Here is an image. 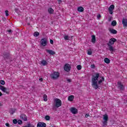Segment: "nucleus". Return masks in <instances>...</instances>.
I'll return each mask as SVG.
<instances>
[{
    "label": "nucleus",
    "mask_w": 127,
    "mask_h": 127,
    "mask_svg": "<svg viewBox=\"0 0 127 127\" xmlns=\"http://www.w3.org/2000/svg\"><path fill=\"white\" fill-rule=\"evenodd\" d=\"M34 36L35 37H37L39 36V32H35L34 33Z\"/></svg>",
    "instance_id": "nucleus-25"
},
{
    "label": "nucleus",
    "mask_w": 127,
    "mask_h": 127,
    "mask_svg": "<svg viewBox=\"0 0 127 127\" xmlns=\"http://www.w3.org/2000/svg\"><path fill=\"white\" fill-rule=\"evenodd\" d=\"M74 100V96L73 95H70L68 97V100L70 101V102H72Z\"/></svg>",
    "instance_id": "nucleus-22"
},
{
    "label": "nucleus",
    "mask_w": 127,
    "mask_h": 127,
    "mask_svg": "<svg viewBox=\"0 0 127 127\" xmlns=\"http://www.w3.org/2000/svg\"><path fill=\"white\" fill-rule=\"evenodd\" d=\"M92 86L95 90L99 88V85H101L105 81V77L101 76L99 72H96L94 75H92Z\"/></svg>",
    "instance_id": "nucleus-1"
},
{
    "label": "nucleus",
    "mask_w": 127,
    "mask_h": 127,
    "mask_svg": "<svg viewBox=\"0 0 127 127\" xmlns=\"http://www.w3.org/2000/svg\"><path fill=\"white\" fill-rule=\"evenodd\" d=\"M15 111H16L15 109H11V111H10V115H13L15 113Z\"/></svg>",
    "instance_id": "nucleus-24"
},
{
    "label": "nucleus",
    "mask_w": 127,
    "mask_h": 127,
    "mask_svg": "<svg viewBox=\"0 0 127 127\" xmlns=\"http://www.w3.org/2000/svg\"><path fill=\"white\" fill-rule=\"evenodd\" d=\"M20 118L24 122H26V121H27V117H26V115L24 114H21Z\"/></svg>",
    "instance_id": "nucleus-12"
},
{
    "label": "nucleus",
    "mask_w": 127,
    "mask_h": 127,
    "mask_svg": "<svg viewBox=\"0 0 127 127\" xmlns=\"http://www.w3.org/2000/svg\"><path fill=\"white\" fill-rule=\"evenodd\" d=\"M112 19H113V17H109V21H112Z\"/></svg>",
    "instance_id": "nucleus-39"
},
{
    "label": "nucleus",
    "mask_w": 127,
    "mask_h": 127,
    "mask_svg": "<svg viewBox=\"0 0 127 127\" xmlns=\"http://www.w3.org/2000/svg\"><path fill=\"white\" fill-rule=\"evenodd\" d=\"M1 106H2V104H1V103H0V107H1Z\"/></svg>",
    "instance_id": "nucleus-52"
},
{
    "label": "nucleus",
    "mask_w": 127,
    "mask_h": 127,
    "mask_svg": "<svg viewBox=\"0 0 127 127\" xmlns=\"http://www.w3.org/2000/svg\"><path fill=\"white\" fill-rule=\"evenodd\" d=\"M18 8H15V12H18Z\"/></svg>",
    "instance_id": "nucleus-42"
},
{
    "label": "nucleus",
    "mask_w": 127,
    "mask_h": 127,
    "mask_svg": "<svg viewBox=\"0 0 127 127\" xmlns=\"http://www.w3.org/2000/svg\"><path fill=\"white\" fill-rule=\"evenodd\" d=\"M91 20V19H88L87 20Z\"/></svg>",
    "instance_id": "nucleus-55"
},
{
    "label": "nucleus",
    "mask_w": 127,
    "mask_h": 127,
    "mask_svg": "<svg viewBox=\"0 0 127 127\" xmlns=\"http://www.w3.org/2000/svg\"><path fill=\"white\" fill-rule=\"evenodd\" d=\"M18 125H22V121L19 120L17 121Z\"/></svg>",
    "instance_id": "nucleus-34"
},
{
    "label": "nucleus",
    "mask_w": 127,
    "mask_h": 127,
    "mask_svg": "<svg viewBox=\"0 0 127 127\" xmlns=\"http://www.w3.org/2000/svg\"><path fill=\"white\" fill-rule=\"evenodd\" d=\"M39 81H40L41 82H43V78H42V77H41L40 78H39Z\"/></svg>",
    "instance_id": "nucleus-41"
},
{
    "label": "nucleus",
    "mask_w": 127,
    "mask_h": 127,
    "mask_svg": "<svg viewBox=\"0 0 127 127\" xmlns=\"http://www.w3.org/2000/svg\"><path fill=\"white\" fill-rule=\"evenodd\" d=\"M2 96V93L0 91V97H1Z\"/></svg>",
    "instance_id": "nucleus-48"
},
{
    "label": "nucleus",
    "mask_w": 127,
    "mask_h": 127,
    "mask_svg": "<svg viewBox=\"0 0 127 127\" xmlns=\"http://www.w3.org/2000/svg\"><path fill=\"white\" fill-rule=\"evenodd\" d=\"M76 68H77V70H81V69H82V66H81V65H78L76 66Z\"/></svg>",
    "instance_id": "nucleus-31"
},
{
    "label": "nucleus",
    "mask_w": 127,
    "mask_h": 127,
    "mask_svg": "<svg viewBox=\"0 0 127 127\" xmlns=\"http://www.w3.org/2000/svg\"><path fill=\"white\" fill-rule=\"evenodd\" d=\"M48 12L49 13H53V12H54V10L52 8H51V7L49 8V9H48Z\"/></svg>",
    "instance_id": "nucleus-23"
},
{
    "label": "nucleus",
    "mask_w": 127,
    "mask_h": 127,
    "mask_svg": "<svg viewBox=\"0 0 127 127\" xmlns=\"http://www.w3.org/2000/svg\"><path fill=\"white\" fill-rule=\"evenodd\" d=\"M69 38H70V37L67 35L64 37V39H65V40H70Z\"/></svg>",
    "instance_id": "nucleus-29"
},
{
    "label": "nucleus",
    "mask_w": 127,
    "mask_h": 127,
    "mask_svg": "<svg viewBox=\"0 0 127 127\" xmlns=\"http://www.w3.org/2000/svg\"><path fill=\"white\" fill-rule=\"evenodd\" d=\"M0 90H1L2 92L6 93V94H9V90L1 85H0Z\"/></svg>",
    "instance_id": "nucleus-7"
},
{
    "label": "nucleus",
    "mask_w": 127,
    "mask_h": 127,
    "mask_svg": "<svg viewBox=\"0 0 127 127\" xmlns=\"http://www.w3.org/2000/svg\"><path fill=\"white\" fill-rule=\"evenodd\" d=\"M91 42H92V43H96V36H92Z\"/></svg>",
    "instance_id": "nucleus-18"
},
{
    "label": "nucleus",
    "mask_w": 127,
    "mask_h": 127,
    "mask_svg": "<svg viewBox=\"0 0 127 127\" xmlns=\"http://www.w3.org/2000/svg\"><path fill=\"white\" fill-rule=\"evenodd\" d=\"M46 121H50V116L46 115L45 117Z\"/></svg>",
    "instance_id": "nucleus-28"
},
{
    "label": "nucleus",
    "mask_w": 127,
    "mask_h": 127,
    "mask_svg": "<svg viewBox=\"0 0 127 127\" xmlns=\"http://www.w3.org/2000/svg\"><path fill=\"white\" fill-rule=\"evenodd\" d=\"M17 120L16 119H14L13 120V123L14 124V125H16V124H17Z\"/></svg>",
    "instance_id": "nucleus-32"
},
{
    "label": "nucleus",
    "mask_w": 127,
    "mask_h": 127,
    "mask_svg": "<svg viewBox=\"0 0 127 127\" xmlns=\"http://www.w3.org/2000/svg\"><path fill=\"white\" fill-rule=\"evenodd\" d=\"M86 116H87V117H89V116H90V115H89V114H86Z\"/></svg>",
    "instance_id": "nucleus-51"
},
{
    "label": "nucleus",
    "mask_w": 127,
    "mask_h": 127,
    "mask_svg": "<svg viewBox=\"0 0 127 127\" xmlns=\"http://www.w3.org/2000/svg\"><path fill=\"white\" fill-rule=\"evenodd\" d=\"M59 76L60 73L57 71H54L53 73L50 74V77L51 79H53V80H57V79L59 78Z\"/></svg>",
    "instance_id": "nucleus-4"
},
{
    "label": "nucleus",
    "mask_w": 127,
    "mask_h": 127,
    "mask_svg": "<svg viewBox=\"0 0 127 127\" xmlns=\"http://www.w3.org/2000/svg\"><path fill=\"white\" fill-rule=\"evenodd\" d=\"M2 19L3 20V21H4V20H6V19L5 18H4V17H3L2 18Z\"/></svg>",
    "instance_id": "nucleus-46"
},
{
    "label": "nucleus",
    "mask_w": 127,
    "mask_h": 127,
    "mask_svg": "<svg viewBox=\"0 0 127 127\" xmlns=\"http://www.w3.org/2000/svg\"><path fill=\"white\" fill-rule=\"evenodd\" d=\"M67 82H69V83H71V82H72V80H71L70 79H67Z\"/></svg>",
    "instance_id": "nucleus-40"
},
{
    "label": "nucleus",
    "mask_w": 127,
    "mask_h": 127,
    "mask_svg": "<svg viewBox=\"0 0 127 127\" xmlns=\"http://www.w3.org/2000/svg\"><path fill=\"white\" fill-rule=\"evenodd\" d=\"M50 42L51 44H53V43H54L53 40L51 39L50 40Z\"/></svg>",
    "instance_id": "nucleus-38"
},
{
    "label": "nucleus",
    "mask_w": 127,
    "mask_h": 127,
    "mask_svg": "<svg viewBox=\"0 0 127 127\" xmlns=\"http://www.w3.org/2000/svg\"><path fill=\"white\" fill-rule=\"evenodd\" d=\"M5 126H6V127H9V124H8V123H6V124H5Z\"/></svg>",
    "instance_id": "nucleus-44"
},
{
    "label": "nucleus",
    "mask_w": 127,
    "mask_h": 127,
    "mask_svg": "<svg viewBox=\"0 0 127 127\" xmlns=\"http://www.w3.org/2000/svg\"><path fill=\"white\" fill-rule=\"evenodd\" d=\"M37 127H46V124L44 122H39L37 124Z\"/></svg>",
    "instance_id": "nucleus-13"
},
{
    "label": "nucleus",
    "mask_w": 127,
    "mask_h": 127,
    "mask_svg": "<svg viewBox=\"0 0 127 127\" xmlns=\"http://www.w3.org/2000/svg\"><path fill=\"white\" fill-rule=\"evenodd\" d=\"M97 16H101V14H98L97 15Z\"/></svg>",
    "instance_id": "nucleus-50"
},
{
    "label": "nucleus",
    "mask_w": 127,
    "mask_h": 127,
    "mask_svg": "<svg viewBox=\"0 0 127 127\" xmlns=\"http://www.w3.org/2000/svg\"><path fill=\"white\" fill-rule=\"evenodd\" d=\"M31 18H32L31 17H29L30 19H31Z\"/></svg>",
    "instance_id": "nucleus-54"
},
{
    "label": "nucleus",
    "mask_w": 127,
    "mask_h": 127,
    "mask_svg": "<svg viewBox=\"0 0 127 127\" xmlns=\"http://www.w3.org/2000/svg\"><path fill=\"white\" fill-rule=\"evenodd\" d=\"M73 114V115H76V114H78V109L77 108H75V107H71L70 109L69 110Z\"/></svg>",
    "instance_id": "nucleus-10"
},
{
    "label": "nucleus",
    "mask_w": 127,
    "mask_h": 127,
    "mask_svg": "<svg viewBox=\"0 0 127 127\" xmlns=\"http://www.w3.org/2000/svg\"><path fill=\"white\" fill-rule=\"evenodd\" d=\"M122 24L124 27H127V18H123L122 20Z\"/></svg>",
    "instance_id": "nucleus-15"
},
{
    "label": "nucleus",
    "mask_w": 127,
    "mask_h": 127,
    "mask_svg": "<svg viewBox=\"0 0 127 127\" xmlns=\"http://www.w3.org/2000/svg\"><path fill=\"white\" fill-rule=\"evenodd\" d=\"M41 64L43 65L44 66H46V65H48V63L46 62L45 60H43L41 62Z\"/></svg>",
    "instance_id": "nucleus-20"
},
{
    "label": "nucleus",
    "mask_w": 127,
    "mask_h": 127,
    "mask_svg": "<svg viewBox=\"0 0 127 127\" xmlns=\"http://www.w3.org/2000/svg\"><path fill=\"white\" fill-rule=\"evenodd\" d=\"M48 43V40L47 38H44L41 40V44L42 46L45 47L46 45H47V43Z\"/></svg>",
    "instance_id": "nucleus-6"
},
{
    "label": "nucleus",
    "mask_w": 127,
    "mask_h": 127,
    "mask_svg": "<svg viewBox=\"0 0 127 127\" xmlns=\"http://www.w3.org/2000/svg\"><path fill=\"white\" fill-rule=\"evenodd\" d=\"M109 31L112 34H117L118 33V31L114 29H109Z\"/></svg>",
    "instance_id": "nucleus-17"
},
{
    "label": "nucleus",
    "mask_w": 127,
    "mask_h": 127,
    "mask_svg": "<svg viewBox=\"0 0 127 127\" xmlns=\"http://www.w3.org/2000/svg\"><path fill=\"white\" fill-rule=\"evenodd\" d=\"M115 42H117V39H116V38H112L109 40V43L107 44V45L109 47L108 50H109L112 54H113V52H116V50H117V49H115V48L112 46L115 44Z\"/></svg>",
    "instance_id": "nucleus-2"
},
{
    "label": "nucleus",
    "mask_w": 127,
    "mask_h": 127,
    "mask_svg": "<svg viewBox=\"0 0 127 127\" xmlns=\"http://www.w3.org/2000/svg\"><path fill=\"white\" fill-rule=\"evenodd\" d=\"M0 84H1V85H5V82L4 81V80H0Z\"/></svg>",
    "instance_id": "nucleus-30"
},
{
    "label": "nucleus",
    "mask_w": 127,
    "mask_h": 127,
    "mask_svg": "<svg viewBox=\"0 0 127 127\" xmlns=\"http://www.w3.org/2000/svg\"><path fill=\"white\" fill-rule=\"evenodd\" d=\"M27 18H26V21H27Z\"/></svg>",
    "instance_id": "nucleus-56"
},
{
    "label": "nucleus",
    "mask_w": 127,
    "mask_h": 127,
    "mask_svg": "<svg viewBox=\"0 0 127 127\" xmlns=\"http://www.w3.org/2000/svg\"><path fill=\"white\" fill-rule=\"evenodd\" d=\"M111 25L112 26H116V25H117V21L115 20L113 21L111 23Z\"/></svg>",
    "instance_id": "nucleus-26"
},
{
    "label": "nucleus",
    "mask_w": 127,
    "mask_h": 127,
    "mask_svg": "<svg viewBox=\"0 0 127 127\" xmlns=\"http://www.w3.org/2000/svg\"><path fill=\"white\" fill-rule=\"evenodd\" d=\"M118 88L120 89V91H123L125 89V86L123 84H122V83L118 82Z\"/></svg>",
    "instance_id": "nucleus-14"
},
{
    "label": "nucleus",
    "mask_w": 127,
    "mask_h": 127,
    "mask_svg": "<svg viewBox=\"0 0 127 127\" xmlns=\"http://www.w3.org/2000/svg\"><path fill=\"white\" fill-rule=\"evenodd\" d=\"M5 14L6 16H8V15H9V14H8V10H6L5 11Z\"/></svg>",
    "instance_id": "nucleus-33"
},
{
    "label": "nucleus",
    "mask_w": 127,
    "mask_h": 127,
    "mask_svg": "<svg viewBox=\"0 0 127 127\" xmlns=\"http://www.w3.org/2000/svg\"><path fill=\"white\" fill-rule=\"evenodd\" d=\"M92 51H88L87 52V54H88V55H92Z\"/></svg>",
    "instance_id": "nucleus-37"
},
{
    "label": "nucleus",
    "mask_w": 127,
    "mask_h": 127,
    "mask_svg": "<svg viewBox=\"0 0 127 127\" xmlns=\"http://www.w3.org/2000/svg\"><path fill=\"white\" fill-rule=\"evenodd\" d=\"M46 51L47 52V53H49L50 55H55V54H56L55 52L52 50L46 49Z\"/></svg>",
    "instance_id": "nucleus-16"
},
{
    "label": "nucleus",
    "mask_w": 127,
    "mask_h": 127,
    "mask_svg": "<svg viewBox=\"0 0 127 127\" xmlns=\"http://www.w3.org/2000/svg\"><path fill=\"white\" fill-rule=\"evenodd\" d=\"M77 10L79 12H83V11H84V8L82 6H79L77 8Z\"/></svg>",
    "instance_id": "nucleus-19"
},
{
    "label": "nucleus",
    "mask_w": 127,
    "mask_h": 127,
    "mask_svg": "<svg viewBox=\"0 0 127 127\" xmlns=\"http://www.w3.org/2000/svg\"><path fill=\"white\" fill-rule=\"evenodd\" d=\"M43 99H44V101L45 102H47V95L46 94H44V95Z\"/></svg>",
    "instance_id": "nucleus-27"
},
{
    "label": "nucleus",
    "mask_w": 127,
    "mask_h": 127,
    "mask_svg": "<svg viewBox=\"0 0 127 127\" xmlns=\"http://www.w3.org/2000/svg\"><path fill=\"white\" fill-rule=\"evenodd\" d=\"M8 32H9V34H11L12 33V32H13V31L11 30H8L7 31Z\"/></svg>",
    "instance_id": "nucleus-36"
},
{
    "label": "nucleus",
    "mask_w": 127,
    "mask_h": 127,
    "mask_svg": "<svg viewBox=\"0 0 127 127\" xmlns=\"http://www.w3.org/2000/svg\"><path fill=\"white\" fill-rule=\"evenodd\" d=\"M64 69L66 72H70V70H71V65H70L69 64H66L64 65Z\"/></svg>",
    "instance_id": "nucleus-9"
},
{
    "label": "nucleus",
    "mask_w": 127,
    "mask_h": 127,
    "mask_svg": "<svg viewBox=\"0 0 127 127\" xmlns=\"http://www.w3.org/2000/svg\"><path fill=\"white\" fill-rule=\"evenodd\" d=\"M98 19H101V16H97Z\"/></svg>",
    "instance_id": "nucleus-47"
},
{
    "label": "nucleus",
    "mask_w": 127,
    "mask_h": 127,
    "mask_svg": "<svg viewBox=\"0 0 127 127\" xmlns=\"http://www.w3.org/2000/svg\"><path fill=\"white\" fill-rule=\"evenodd\" d=\"M28 25H30V23H28Z\"/></svg>",
    "instance_id": "nucleus-53"
},
{
    "label": "nucleus",
    "mask_w": 127,
    "mask_h": 127,
    "mask_svg": "<svg viewBox=\"0 0 127 127\" xmlns=\"http://www.w3.org/2000/svg\"><path fill=\"white\" fill-rule=\"evenodd\" d=\"M114 9H115V5H111L108 8V12L110 14H113V13H114Z\"/></svg>",
    "instance_id": "nucleus-8"
},
{
    "label": "nucleus",
    "mask_w": 127,
    "mask_h": 127,
    "mask_svg": "<svg viewBox=\"0 0 127 127\" xmlns=\"http://www.w3.org/2000/svg\"><path fill=\"white\" fill-rule=\"evenodd\" d=\"M55 107L56 108H59V107H61L62 106V101H61V100L56 98L55 99Z\"/></svg>",
    "instance_id": "nucleus-5"
},
{
    "label": "nucleus",
    "mask_w": 127,
    "mask_h": 127,
    "mask_svg": "<svg viewBox=\"0 0 127 127\" xmlns=\"http://www.w3.org/2000/svg\"><path fill=\"white\" fill-rule=\"evenodd\" d=\"M104 62L105 63H106V64H110V62H111V60L109 59L108 58H106L104 59Z\"/></svg>",
    "instance_id": "nucleus-21"
},
{
    "label": "nucleus",
    "mask_w": 127,
    "mask_h": 127,
    "mask_svg": "<svg viewBox=\"0 0 127 127\" xmlns=\"http://www.w3.org/2000/svg\"><path fill=\"white\" fill-rule=\"evenodd\" d=\"M22 127H28V124L26 126H23Z\"/></svg>",
    "instance_id": "nucleus-49"
},
{
    "label": "nucleus",
    "mask_w": 127,
    "mask_h": 127,
    "mask_svg": "<svg viewBox=\"0 0 127 127\" xmlns=\"http://www.w3.org/2000/svg\"><path fill=\"white\" fill-rule=\"evenodd\" d=\"M2 56L5 60H8L9 59V53H3Z\"/></svg>",
    "instance_id": "nucleus-11"
},
{
    "label": "nucleus",
    "mask_w": 127,
    "mask_h": 127,
    "mask_svg": "<svg viewBox=\"0 0 127 127\" xmlns=\"http://www.w3.org/2000/svg\"><path fill=\"white\" fill-rule=\"evenodd\" d=\"M58 1L59 3H61V2H62V0H58Z\"/></svg>",
    "instance_id": "nucleus-45"
},
{
    "label": "nucleus",
    "mask_w": 127,
    "mask_h": 127,
    "mask_svg": "<svg viewBox=\"0 0 127 127\" xmlns=\"http://www.w3.org/2000/svg\"><path fill=\"white\" fill-rule=\"evenodd\" d=\"M28 127H35L32 125H31L30 123L28 124Z\"/></svg>",
    "instance_id": "nucleus-35"
},
{
    "label": "nucleus",
    "mask_w": 127,
    "mask_h": 127,
    "mask_svg": "<svg viewBox=\"0 0 127 127\" xmlns=\"http://www.w3.org/2000/svg\"><path fill=\"white\" fill-rule=\"evenodd\" d=\"M109 121V116L108 114H105L103 115V121L102 122V127H106L108 126V121Z\"/></svg>",
    "instance_id": "nucleus-3"
},
{
    "label": "nucleus",
    "mask_w": 127,
    "mask_h": 127,
    "mask_svg": "<svg viewBox=\"0 0 127 127\" xmlns=\"http://www.w3.org/2000/svg\"><path fill=\"white\" fill-rule=\"evenodd\" d=\"M91 68H95V64H91Z\"/></svg>",
    "instance_id": "nucleus-43"
}]
</instances>
